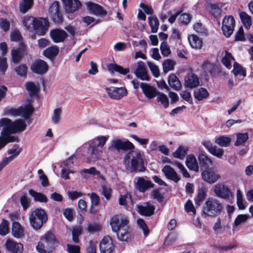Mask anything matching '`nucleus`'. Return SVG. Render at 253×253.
<instances>
[{
    "mask_svg": "<svg viewBox=\"0 0 253 253\" xmlns=\"http://www.w3.org/2000/svg\"><path fill=\"white\" fill-rule=\"evenodd\" d=\"M129 223L128 217L121 213L113 215L111 218L110 225L112 230L116 234L119 241L128 242L133 238Z\"/></svg>",
    "mask_w": 253,
    "mask_h": 253,
    "instance_id": "nucleus-1",
    "label": "nucleus"
},
{
    "mask_svg": "<svg viewBox=\"0 0 253 253\" xmlns=\"http://www.w3.org/2000/svg\"><path fill=\"white\" fill-rule=\"evenodd\" d=\"M223 210L222 203L216 198L209 197L203 206L201 214L204 218L215 217L220 215Z\"/></svg>",
    "mask_w": 253,
    "mask_h": 253,
    "instance_id": "nucleus-2",
    "label": "nucleus"
},
{
    "mask_svg": "<svg viewBox=\"0 0 253 253\" xmlns=\"http://www.w3.org/2000/svg\"><path fill=\"white\" fill-rule=\"evenodd\" d=\"M58 243L55 235L48 231L41 237L36 250L39 253H51L55 249Z\"/></svg>",
    "mask_w": 253,
    "mask_h": 253,
    "instance_id": "nucleus-3",
    "label": "nucleus"
},
{
    "mask_svg": "<svg viewBox=\"0 0 253 253\" xmlns=\"http://www.w3.org/2000/svg\"><path fill=\"white\" fill-rule=\"evenodd\" d=\"M125 158L126 160H130V165L128 164L126 166L127 169L130 172H143L146 170L140 151H132L130 156L126 155Z\"/></svg>",
    "mask_w": 253,
    "mask_h": 253,
    "instance_id": "nucleus-4",
    "label": "nucleus"
},
{
    "mask_svg": "<svg viewBox=\"0 0 253 253\" xmlns=\"http://www.w3.org/2000/svg\"><path fill=\"white\" fill-rule=\"evenodd\" d=\"M48 216L45 211L42 208H37L30 215L29 220L31 226L36 230L42 228L47 222Z\"/></svg>",
    "mask_w": 253,
    "mask_h": 253,
    "instance_id": "nucleus-5",
    "label": "nucleus"
},
{
    "mask_svg": "<svg viewBox=\"0 0 253 253\" xmlns=\"http://www.w3.org/2000/svg\"><path fill=\"white\" fill-rule=\"evenodd\" d=\"M26 123L22 119L16 120L14 122L6 118L0 120V127H3L14 134L22 132L26 129Z\"/></svg>",
    "mask_w": 253,
    "mask_h": 253,
    "instance_id": "nucleus-6",
    "label": "nucleus"
},
{
    "mask_svg": "<svg viewBox=\"0 0 253 253\" xmlns=\"http://www.w3.org/2000/svg\"><path fill=\"white\" fill-rule=\"evenodd\" d=\"M108 138V136H99L88 142V151L91 158L94 160L99 158L102 148Z\"/></svg>",
    "mask_w": 253,
    "mask_h": 253,
    "instance_id": "nucleus-7",
    "label": "nucleus"
},
{
    "mask_svg": "<svg viewBox=\"0 0 253 253\" xmlns=\"http://www.w3.org/2000/svg\"><path fill=\"white\" fill-rule=\"evenodd\" d=\"M49 12L50 18L55 24H59L63 22L64 17L58 1H55L49 7Z\"/></svg>",
    "mask_w": 253,
    "mask_h": 253,
    "instance_id": "nucleus-8",
    "label": "nucleus"
},
{
    "mask_svg": "<svg viewBox=\"0 0 253 253\" xmlns=\"http://www.w3.org/2000/svg\"><path fill=\"white\" fill-rule=\"evenodd\" d=\"M49 22L47 18L40 17L36 18L34 23L33 29L39 36H44L48 31Z\"/></svg>",
    "mask_w": 253,
    "mask_h": 253,
    "instance_id": "nucleus-9",
    "label": "nucleus"
},
{
    "mask_svg": "<svg viewBox=\"0 0 253 253\" xmlns=\"http://www.w3.org/2000/svg\"><path fill=\"white\" fill-rule=\"evenodd\" d=\"M235 27V20L232 15L225 16L222 20V31L223 35L229 38L232 34Z\"/></svg>",
    "mask_w": 253,
    "mask_h": 253,
    "instance_id": "nucleus-10",
    "label": "nucleus"
},
{
    "mask_svg": "<svg viewBox=\"0 0 253 253\" xmlns=\"http://www.w3.org/2000/svg\"><path fill=\"white\" fill-rule=\"evenodd\" d=\"M106 90L109 97L115 100H120L127 94V90L125 87L110 86L106 88Z\"/></svg>",
    "mask_w": 253,
    "mask_h": 253,
    "instance_id": "nucleus-11",
    "label": "nucleus"
},
{
    "mask_svg": "<svg viewBox=\"0 0 253 253\" xmlns=\"http://www.w3.org/2000/svg\"><path fill=\"white\" fill-rule=\"evenodd\" d=\"M202 179L209 184H213L221 177L220 174L216 173L212 169L209 168L201 171Z\"/></svg>",
    "mask_w": 253,
    "mask_h": 253,
    "instance_id": "nucleus-12",
    "label": "nucleus"
},
{
    "mask_svg": "<svg viewBox=\"0 0 253 253\" xmlns=\"http://www.w3.org/2000/svg\"><path fill=\"white\" fill-rule=\"evenodd\" d=\"M31 69L33 73L42 75L47 72L48 66L45 61L38 59L33 63L31 66Z\"/></svg>",
    "mask_w": 253,
    "mask_h": 253,
    "instance_id": "nucleus-13",
    "label": "nucleus"
},
{
    "mask_svg": "<svg viewBox=\"0 0 253 253\" xmlns=\"http://www.w3.org/2000/svg\"><path fill=\"white\" fill-rule=\"evenodd\" d=\"M112 148L118 150L127 151L134 149V146L128 140L123 141L120 139H117L112 140V145L109 147V149L111 150Z\"/></svg>",
    "mask_w": 253,
    "mask_h": 253,
    "instance_id": "nucleus-14",
    "label": "nucleus"
},
{
    "mask_svg": "<svg viewBox=\"0 0 253 253\" xmlns=\"http://www.w3.org/2000/svg\"><path fill=\"white\" fill-rule=\"evenodd\" d=\"M184 85L187 88H195L200 85L199 78L193 72H188L185 76Z\"/></svg>",
    "mask_w": 253,
    "mask_h": 253,
    "instance_id": "nucleus-15",
    "label": "nucleus"
},
{
    "mask_svg": "<svg viewBox=\"0 0 253 253\" xmlns=\"http://www.w3.org/2000/svg\"><path fill=\"white\" fill-rule=\"evenodd\" d=\"M213 192L215 195L219 198L227 199L229 198L231 192L230 189L223 184H217L213 187Z\"/></svg>",
    "mask_w": 253,
    "mask_h": 253,
    "instance_id": "nucleus-16",
    "label": "nucleus"
},
{
    "mask_svg": "<svg viewBox=\"0 0 253 253\" xmlns=\"http://www.w3.org/2000/svg\"><path fill=\"white\" fill-rule=\"evenodd\" d=\"M50 36L55 43H59L63 42L68 35L63 29L56 28L50 31Z\"/></svg>",
    "mask_w": 253,
    "mask_h": 253,
    "instance_id": "nucleus-17",
    "label": "nucleus"
},
{
    "mask_svg": "<svg viewBox=\"0 0 253 253\" xmlns=\"http://www.w3.org/2000/svg\"><path fill=\"white\" fill-rule=\"evenodd\" d=\"M26 48L25 43L23 42H20L19 47L17 49L11 50V58L14 63L17 64L22 59Z\"/></svg>",
    "mask_w": 253,
    "mask_h": 253,
    "instance_id": "nucleus-18",
    "label": "nucleus"
},
{
    "mask_svg": "<svg viewBox=\"0 0 253 253\" xmlns=\"http://www.w3.org/2000/svg\"><path fill=\"white\" fill-rule=\"evenodd\" d=\"M100 253H113L114 246L109 236H105L99 244Z\"/></svg>",
    "mask_w": 253,
    "mask_h": 253,
    "instance_id": "nucleus-19",
    "label": "nucleus"
},
{
    "mask_svg": "<svg viewBox=\"0 0 253 253\" xmlns=\"http://www.w3.org/2000/svg\"><path fill=\"white\" fill-rule=\"evenodd\" d=\"M62 0L64 5L65 11L68 14L74 13L82 6V3L79 0Z\"/></svg>",
    "mask_w": 253,
    "mask_h": 253,
    "instance_id": "nucleus-20",
    "label": "nucleus"
},
{
    "mask_svg": "<svg viewBox=\"0 0 253 253\" xmlns=\"http://www.w3.org/2000/svg\"><path fill=\"white\" fill-rule=\"evenodd\" d=\"M145 205H137V209L138 213L143 216H151L155 213V207L149 202H146Z\"/></svg>",
    "mask_w": 253,
    "mask_h": 253,
    "instance_id": "nucleus-21",
    "label": "nucleus"
},
{
    "mask_svg": "<svg viewBox=\"0 0 253 253\" xmlns=\"http://www.w3.org/2000/svg\"><path fill=\"white\" fill-rule=\"evenodd\" d=\"M140 86L143 93L148 98H153L158 94L159 91L157 89L148 84L141 83L140 84Z\"/></svg>",
    "mask_w": 253,
    "mask_h": 253,
    "instance_id": "nucleus-22",
    "label": "nucleus"
},
{
    "mask_svg": "<svg viewBox=\"0 0 253 253\" xmlns=\"http://www.w3.org/2000/svg\"><path fill=\"white\" fill-rule=\"evenodd\" d=\"M155 185L150 180H146L144 178L140 177L137 179L135 186L139 192L144 193L150 188H154Z\"/></svg>",
    "mask_w": 253,
    "mask_h": 253,
    "instance_id": "nucleus-23",
    "label": "nucleus"
},
{
    "mask_svg": "<svg viewBox=\"0 0 253 253\" xmlns=\"http://www.w3.org/2000/svg\"><path fill=\"white\" fill-rule=\"evenodd\" d=\"M136 77L142 81H149L150 80L144 63L142 61L138 63L137 68L134 72Z\"/></svg>",
    "mask_w": 253,
    "mask_h": 253,
    "instance_id": "nucleus-24",
    "label": "nucleus"
},
{
    "mask_svg": "<svg viewBox=\"0 0 253 253\" xmlns=\"http://www.w3.org/2000/svg\"><path fill=\"white\" fill-rule=\"evenodd\" d=\"M87 9L90 13L95 15H106L107 11L99 4L89 1L86 3Z\"/></svg>",
    "mask_w": 253,
    "mask_h": 253,
    "instance_id": "nucleus-25",
    "label": "nucleus"
},
{
    "mask_svg": "<svg viewBox=\"0 0 253 253\" xmlns=\"http://www.w3.org/2000/svg\"><path fill=\"white\" fill-rule=\"evenodd\" d=\"M202 68L203 70L206 80L209 79V75L211 77L214 76L216 67L214 64L211 63L208 60L205 61L202 65Z\"/></svg>",
    "mask_w": 253,
    "mask_h": 253,
    "instance_id": "nucleus-26",
    "label": "nucleus"
},
{
    "mask_svg": "<svg viewBox=\"0 0 253 253\" xmlns=\"http://www.w3.org/2000/svg\"><path fill=\"white\" fill-rule=\"evenodd\" d=\"M162 171L166 177L174 182H178L180 178L174 169L170 166L166 165L162 169Z\"/></svg>",
    "mask_w": 253,
    "mask_h": 253,
    "instance_id": "nucleus-27",
    "label": "nucleus"
},
{
    "mask_svg": "<svg viewBox=\"0 0 253 253\" xmlns=\"http://www.w3.org/2000/svg\"><path fill=\"white\" fill-rule=\"evenodd\" d=\"M7 250L12 253H22L23 251L22 244L7 240L5 243Z\"/></svg>",
    "mask_w": 253,
    "mask_h": 253,
    "instance_id": "nucleus-28",
    "label": "nucleus"
},
{
    "mask_svg": "<svg viewBox=\"0 0 253 253\" xmlns=\"http://www.w3.org/2000/svg\"><path fill=\"white\" fill-rule=\"evenodd\" d=\"M185 164L187 168L191 170L198 172L199 166L197 159L193 154H189L187 156Z\"/></svg>",
    "mask_w": 253,
    "mask_h": 253,
    "instance_id": "nucleus-29",
    "label": "nucleus"
},
{
    "mask_svg": "<svg viewBox=\"0 0 253 253\" xmlns=\"http://www.w3.org/2000/svg\"><path fill=\"white\" fill-rule=\"evenodd\" d=\"M198 158L201 171L204 169H209L210 166L212 165L211 160L205 154H199Z\"/></svg>",
    "mask_w": 253,
    "mask_h": 253,
    "instance_id": "nucleus-30",
    "label": "nucleus"
},
{
    "mask_svg": "<svg viewBox=\"0 0 253 253\" xmlns=\"http://www.w3.org/2000/svg\"><path fill=\"white\" fill-rule=\"evenodd\" d=\"M169 85L175 90H179L181 88V84L177 76L174 74H171L168 78Z\"/></svg>",
    "mask_w": 253,
    "mask_h": 253,
    "instance_id": "nucleus-31",
    "label": "nucleus"
},
{
    "mask_svg": "<svg viewBox=\"0 0 253 253\" xmlns=\"http://www.w3.org/2000/svg\"><path fill=\"white\" fill-rule=\"evenodd\" d=\"M34 0H21L19 4V10L22 14H25L33 6Z\"/></svg>",
    "mask_w": 253,
    "mask_h": 253,
    "instance_id": "nucleus-32",
    "label": "nucleus"
},
{
    "mask_svg": "<svg viewBox=\"0 0 253 253\" xmlns=\"http://www.w3.org/2000/svg\"><path fill=\"white\" fill-rule=\"evenodd\" d=\"M189 42L193 48L200 49L203 45V41L198 36L194 34L189 35L188 38Z\"/></svg>",
    "mask_w": 253,
    "mask_h": 253,
    "instance_id": "nucleus-33",
    "label": "nucleus"
},
{
    "mask_svg": "<svg viewBox=\"0 0 253 253\" xmlns=\"http://www.w3.org/2000/svg\"><path fill=\"white\" fill-rule=\"evenodd\" d=\"M107 67L108 70L112 73L116 72L123 75H126L129 72L128 68H124L121 66L116 63H110L107 66Z\"/></svg>",
    "mask_w": 253,
    "mask_h": 253,
    "instance_id": "nucleus-34",
    "label": "nucleus"
},
{
    "mask_svg": "<svg viewBox=\"0 0 253 253\" xmlns=\"http://www.w3.org/2000/svg\"><path fill=\"white\" fill-rule=\"evenodd\" d=\"M12 234L15 237L19 238L24 236V231L18 222L14 221L12 225Z\"/></svg>",
    "mask_w": 253,
    "mask_h": 253,
    "instance_id": "nucleus-35",
    "label": "nucleus"
},
{
    "mask_svg": "<svg viewBox=\"0 0 253 253\" xmlns=\"http://www.w3.org/2000/svg\"><path fill=\"white\" fill-rule=\"evenodd\" d=\"M22 116L25 119H28L33 114L35 109L31 103L26 104L24 107H20Z\"/></svg>",
    "mask_w": 253,
    "mask_h": 253,
    "instance_id": "nucleus-36",
    "label": "nucleus"
},
{
    "mask_svg": "<svg viewBox=\"0 0 253 253\" xmlns=\"http://www.w3.org/2000/svg\"><path fill=\"white\" fill-rule=\"evenodd\" d=\"M59 53V48L57 46H50L44 50L43 54L48 58H54Z\"/></svg>",
    "mask_w": 253,
    "mask_h": 253,
    "instance_id": "nucleus-37",
    "label": "nucleus"
},
{
    "mask_svg": "<svg viewBox=\"0 0 253 253\" xmlns=\"http://www.w3.org/2000/svg\"><path fill=\"white\" fill-rule=\"evenodd\" d=\"M29 193L34 198L35 201L43 203H47L48 202L47 197L42 193L37 192L33 189H30Z\"/></svg>",
    "mask_w": 253,
    "mask_h": 253,
    "instance_id": "nucleus-38",
    "label": "nucleus"
},
{
    "mask_svg": "<svg viewBox=\"0 0 253 253\" xmlns=\"http://www.w3.org/2000/svg\"><path fill=\"white\" fill-rule=\"evenodd\" d=\"M240 19L244 26L247 29H249L252 25V17L248 15L246 12L241 11L239 13Z\"/></svg>",
    "mask_w": 253,
    "mask_h": 253,
    "instance_id": "nucleus-39",
    "label": "nucleus"
},
{
    "mask_svg": "<svg viewBox=\"0 0 253 253\" xmlns=\"http://www.w3.org/2000/svg\"><path fill=\"white\" fill-rule=\"evenodd\" d=\"M209 95L207 89L204 87H200L194 92V96L198 101H201L207 98Z\"/></svg>",
    "mask_w": 253,
    "mask_h": 253,
    "instance_id": "nucleus-40",
    "label": "nucleus"
},
{
    "mask_svg": "<svg viewBox=\"0 0 253 253\" xmlns=\"http://www.w3.org/2000/svg\"><path fill=\"white\" fill-rule=\"evenodd\" d=\"M207 192L205 188L199 189L196 197L194 198V202L196 206H200L201 204L206 199Z\"/></svg>",
    "mask_w": 253,
    "mask_h": 253,
    "instance_id": "nucleus-41",
    "label": "nucleus"
},
{
    "mask_svg": "<svg viewBox=\"0 0 253 253\" xmlns=\"http://www.w3.org/2000/svg\"><path fill=\"white\" fill-rule=\"evenodd\" d=\"M148 21L151 32L157 33L159 26V21L157 17L156 16L149 17Z\"/></svg>",
    "mask_w": 253,
    "mask_h": 253,
    "instance_id": "nucleus-42",
    "label": "nucleus"
},
{
    "mask_svg": "<svg viewBox=\"0 0 253 253\" xmlns=\"http://www.w3.org/2000/svg\"><path fill=\"white\" fill-rule=\"evenodd\" d=\"M208 9L209 12L215 18H217L221 14V9L216 4L210 3L208 4Z\"/></svg>",
    "mask_w": 253,
    "mask_h": 253,
    "instance_id": "nucleus-43",
    "label": "nucleus"
},
{
    "mask_svg": "<svg viewBox=\"0 0 253 253\" xmlns=\"http://www.w3.org/2000/svg\"><path fill=\"white\" fill-rule=\"evenodd\" d=\"M188 150V149L187 147L180 145L176 151L173 153L172 155L174 158L182 159L185 157Z\"/></svg>",
    "mask_w": 253,
    "mask_h": 253,
    "instance_id": "nucleus-44",
    "label": "nucleus"
},
{
    "mask_svg": "<svg viewBox=\"0 0 253 253\" xmlns=\"http://www.w3.org/2000/svg\"><path fill=\"white\" fill-rule=\"evenodd\" d=\"M249 138V134L246 133H238L237 134V139L234 143V145L238 146L243 145Z\"/></svg>",
    "mask_w": 253,
    "mask_h": 253,
    "instance_id": "nucleus-45",
    "label": "nucleus"
},
{
    "mask_svg": "<svg viewBox=\"0 0 253 253\" xmlns=\"http://www.w3.org/2000/svg\"><path fill=\"white\" fill-rule=\"evenodd\" d=\"M11 134H14L11 131L3 128V129L1 131L0 134L4 135V138L6 139L7 144L10 142H13L18 140V137L14 136H11Z\"/></svg>",
    "mask_w": 253,
    "mask_h": 253,
    "instance_id": "nucleus-46",
    "label": "nucleus"
},
{
    "mask_svg": "<svg viewBox=\"0 0 253 253\" xmlns=\"http://www.w3.org/2000/svg\"><path fill=\"white\" fill-rule=\"evenodd\" d=\"M26 88L31 95L37 94L40 90L39 87L32 82H28L26 83Z\"/></svg>",
    "mask_w": 253,
    "mask_h": 253,
    "instance_id": "nucleus-47",
    "label": "nucleus"
},
{
    "mask_svg": "<svg viewBox=\"0 0 253 253\" xmlns=\"http://www.w3.org/2000/svg\"><path fill=\"white\" fill-rule=\"evenodd\" d=\"M233 69L232 72L236 76L240 75L243 77L246 76V70L240 64L235 62L233 65Z\"/></svg>",
    "mask_w": 253,
    "mask_h": 253,
    "instance_id": "nucleus-48",
    "label": "nucleus"
},
{
    "mask_svg": "<svg viewBox=\"0 0 253 253\" xmlns=\"http://www.w3.org/2000/svg\"><path fill=\"white\" fill-rule=\"evenodd\" d=\"M193 28L198 34L202 36H207L208 35V30L200 22L196 23L193 26Z\"/></svg>",
    "mask_w": 253,
    "mask_h": 253,
    "instance_id": "nucleus-49",
    "label": "nucleus"
},
{
    "mask_svg": "<svg viewBox=\"0 0 253 253\" xmlns=\"http://www.w3.org/2000/svg\"><path fill=\"white\" fill-rule=\"evenodd\" d=\"M231 141L230 138L225 136H220L217 138L215 141V143L222 147H227L230 144Z\"/></svg>",
    "mask_w": 253,
    "mask_h": 253,
    "instance_id": "nucleus-50",
    "label": "nucleus"
},
{
    "mask_svg": "<svg viewBox=\"0 0 253 253\" xmlns=\"http://www.w3.org/2000/svg\"><path fill=\"white\" fill-rule=\"evenodd\" d=\"M175 62L171 59H167L163 63V72L165 73H168L169 71L174 69Z\"/></svg>",
    "mask_w": 253,
    "mask_h": 253,
    "instance_id": "nucleus-51",
    "label": "nucleus"
},
{
    "mask_svg": "<svg viewBox=\"0 0 253 253\" xmlns=\"http://www.w3.org/2000/svg\"><path fill=\"white\" fill-rule=\"evenodd\" d=\"M157 101L160 102L163 105L165 108H167L169 106V100L167 96L164 93L158 92Z\"/></svg>",
    "mask_w": 253,
    "mask_h": 253,
    "instance_id": "nucleus-52",
    "label": "nucleus"
},
{
    "mask_svg": "<svg viewBox=\"0 0 253 253\" xmlns=\"http://www.w3.org/2000/svg\"><path fill=\"white\" fill-rule=\"evenodd\" d=\"M230 60H234V57L232 55L231 53L226 51L225 55L222 59V63L227 68L230 69L231 68V64Z\"/></svg>",
    "mask_w": 253,
    "mask_h": 253,
    "instance_id": "nucleus-53",
    "label": "nucleus"
},
{
    "mask_svg": "<svg viewBox=\"0 0 253 253\" xmlns=\"http://www.w3.org/2000/svg\"><path fill=\"white\" fill-rule=\"evenodd\" d=\"M9 232L8 222L5 219H2L0 224V235L5 236Z\"/></svg>",
    "mask_w": 253,
    "mask_h": 253,
    "instance_id": "nucleus-54",
    "label": "nucleus"
},
{
    "mask_svg": "<svg viewBox=\"0 0 253 253\" xmlns=\"http://www.w3.org/2000/svg\"><path fill=\"white\" fill-rule=\"evenodd\" d=\"M72 240L75 243L79 242V237L82 234V228L80 226H76L73 227L72 231Z\"/></svg>",
    "mask_w": 253,
    "mask_h": 253,
    "instance_id": "nucleus-55",
    "label": "nucleus"
},
{
    "mask_svg": "<svg viewBox=\"0 0 253 253\" xmlns=\"http://www.w3.org/2000/svg\"><path fill=\"white\" fill-rule=\"evenodd\" d=\"M28 67L26 64H22L17 66L14 70L17 74L21 77L27 75Z\"/></svg>",
    "mask_w": 253,
    "mask_h": 253,
    "instance_id": "nucleus-56",
    "label": "nucleus"
},
{
    "mask_svg": "<svg viewBox=\"0 0 253 253\" xmlns=\"http://www.w3.org/2000/svg\"><path fill=\"white\" fill-rule=\"evenodd\" d=\"M35 19H36V18L26 15L24 17L22 20L23 24L26 27V29L28 30L31 28V26L32 25H33V27L34 26Z\"/></svg>",
    "mask_w": 253,
    "mask_h": 253,
    "instance_id": "nucleus-57",
    "label": "nucleus"
},
{
    "mask_svg": "<svg viewBox=\"0 0 253 253\" xmlns=\"http://www.w3.org/2000/svg\"><path fill=\"white\" fill-rule=\"evenodd\" d=\"M21 151L22 148H20L17 144H15L11 149L8 150L7 153L11 155L10 156L14 159V158L19 155Z\"/></svg>",
    "mask_w": 253,
    "mask_h": 253,
    "instance_id": "nucleus-58",
    "label": "nucleus"
},
{
    "mask_svg": "<svg viewBox=\"0 0 253 253\" xmlns=\"http://www.w3.org/2000/svg\"><path fill=\"white\" fill-rule=\"evenodd\" d=\"M160 49L162 55L165 57L168 56L171 53V50L167 42H163L160 45Z\"/></svg>",
    "mask_w": 253,
    "mask_h": 253,
    "instance_id": "nucleus-59",
    "label": "nucleus"
},
{
    "mask_svg": "<svg viewBox=\"0 0 253 253\" xmlns=\"http://www.w3.org/2000/svg\"><path fill=\"white\" fill-rule=\"evenodd\" d=\"M191 19V16L189 13H182L180 14L178 20L180 23L183 25H187Z\"/></svg>",
    "mask_w": 253,
    "mask_h": 253,
    "instance_id": "nucleus-60",
    "label": "nucleus"
},
{
    "mask_svg": "<svg viewBox=\"0 0 253 253\" xmlns=\"http://www.w3.org/2000/svg\"><path fill=\"white\" fill-rule=\"evenodd\" d=\"M236 41L245 42L246 39L245 38L243 28L241 26L239 28L238 31L236 33L235 36Z\"/></svg>",
    "mask_w": 253,
    "mask_h": 253,
    "instance_id": "nucleus-61",
    "label": "nucleus"
},
{
    "mask_svg": "<svg viewBox=\"0 0 253 253\" xmlns=\"http://www.w3.org/2000/svg\"><path fill=\"white\" fill-rule=\"evenodd\" d=\"M185 210L187 212H192L196 214V210L190 200H188L184 205Z\"/></svg>",
    "mask_w": 253,
    "mask_h": 253,
    "instance_id": "nucleus-62",
    "label": "nucleus"
},
{
    "mask_svg": "<svg viewBox=\"0 0 253 253\" xmlns=\"http://www.w3.org/2000/svg\"><path fill=\"white\" fill-rule=\"evenodd\" d=\"M137 223L142 229L144 236H147L149 232V230L145 221L143 219L139 218L137 220Z\"/></svg>",
    "mask_w": 253,
    "mask_h": 253,
    "instance_id": "nucleus-63",
    "label": "nucleus"
},
{
    "mask_svg": "<svg viewBox=\"0 0 253 253\" xmlns=\"http://www.w3.org/2000/svg\"><path fill=\"white\" fill-rule=\"evenodd\" d=\"M8 67V65L6 61V58L0 56V72L2 75H5Z\"/></svg>",
    "mask_w": 253,
    "mask_h": 253,
    "instance_id": "nucleus-64",
    "label": "nucleus"
}]
</instances>
